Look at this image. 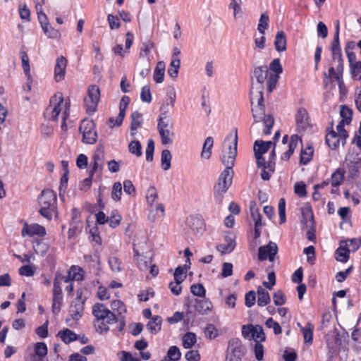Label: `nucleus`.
I'll use <instances>...</instances> for the list:
<instances>
[{
    "mask_svg": "<svg viewBox=\"0 0 361 361\" xmlns=\"http://www.w3.org/2000/svg\"><path fill=\"white\" fill-rule=\"evenodd\" d=\"M274 46L276 50L279 52L283 51L286 49V37L283 31H279L276 33Z\"/></svg>",
    "mask_w": 361,
    "mask_h": 361,
    "instance_id": "nucleus-29",
    "label": "nucleus"
},
{
    "mask_svg": "<svg viewBox=\"0 0 361 361\" xmlns=\"http://www.w3.org/2000/svg\"><path fill=\"white\" fill-rule=\"evenodd\" d=\"M343 65H336V67L331 66L329 68L328 73H324V84L326 87L332 80L335 79L340 88L343 85Z\"/></svg>",
    "mask_w": 361,
    "mask_h": 361,
    "instance_id": "nucleus-11",
    "label": "nucleus"
},
{
    "mask_svg": "<svg viewBox=\"0 0 361 361\" xmlns=\"http://www.w3.org/2000/svg\"><path fill=\"white\" fill-rule=\"evenodd\" d=\"M140 98L143 102L150 103L152 101V94L150 87L148 85L142 87L140 93Z\"/></svg>",
    "mask_w": 361,
    "mask_h": 361,
    "instance_id": "nucleus-59",
    "label": "nucleus"
},
{
    "mask_svg": "<svg viewBox=\"0 0 361 361\" xmlns=\"http://www.w3.org/2000/svg\"><path fill=\"white\" fill-rule=\"evenodd\" d=\"M39 213L48 220L56 212V195L51 190H44L38 197Z\"/></svg>",
    "mask_w": 361,
    "mask_h": 361,
    "instance_id": "nucleus-2",
    "label": "nucleus"
},
{
    "mask_svg": "<svg viewBox=\"0 0 361 361\" xmlns=\"http://www.w3.org/2000/svg\"><path fill=\"white\" fill-rule=\"evenodd\" d=\"M47 346L44 342H38L35 346V357L43 358L47 354Z\"/></svg>",
    "mask_w": 361,
    "mask_h": 361,
    "instance_id": "nucleus-51",
    "label": "nucleus"
},
{
    "mask_svg": "<svg viewBox=\"0 0 361 361\" xmlns=\"http://www.w3.org/2000/svg\"><path fill=\"white\" fill-rule=\"evenodd\" d=\"M341 116L342 117V120H344V122L346 123H349L352 119V111L347 106H342L340 111Z\"/></svg>",
    "mask_w": 361,
    "mask_h": 361,
    "instance_id": "nucleus-63",
    "label": "nucleus"
},
{
    "mask_svg": "<svg viewBox=\"0 0 361 361\" xmlns=\"http://www.w3.org/2000/svg\"><path fill=\"white\" fill-rule=\"evenodd\" d=\"M238 135L237 130H235L234 136L231 144L228 145L226 151L224 152L221 157V161L226 166L224 170L232 171L237 156Z\"/></svg>",
    "mask_w": 361,
    "mask_h": 361,
    "instance_id": "nucleus-7",
    "label": "nucleus"
},
{
    "mask_svg": "<svg viewBox=\"0 0 361 361\" xmlns=\"http://www.w3.org/2000/svg\"><path fill=\"white\" fill-rule=\"evenodd\" d=\"M129 152L139 157L142 155V145L137 140H133L128 145Z\"/></svg>",
    "mask_w": 361,
    "mask_h": 361,
    "instance_id": "nucleus-50",
    "label": "nucleus"
},
{
    "mask_svg": "<svg viewBox=\"0 0 361 361\" xmlns=\"http://www.w3.org/2000/svg\"><path fill=\"white\" fill-rule=\"evenodd\" d=\"M344 178V171L338 169L331 177V183L333 186H338Z\"/></svg>",
    "mask_w": 361,
    "mask_h": 361,
    "instance_id": "nucleus-47",
    "label": "nucleus"
},
{
    "mask_svg": "<svg viewBox=\"0 0 361 361\" xmlns=\"http://www.w3.org/2000/svg\"><path fill=\"white\" fill-rule=\"evenodd\" d=\"M213 307L212 303L209 300H195V309L200 314H206Z\"/></svg>",
    "mask_w": 361,
    "mask_h": 361,
    "instance_id": "nucleus-26",
    "label": "nucleus"
},
{
    "mask_svg": "<svg viewBox=\"0 0 361 361\" xmlns=\"http://www.w3.org/2000/svg\"><path fill=\"white\" fill-rule=\"evenodd\" d=\"M162 319L160 316H154L147 324V329L152 334H156L161 330Z\"/></svg>",
    "mask_w": 361,
    "mask_h": 361,
    "instance_id": "nucleus-32",
    "label": "nucleus"
},
{
    "mask_svg": "<svg viewBox=\"0 0 361 361\" xmlns=\"http://www.w3.org/2000/svg\"><path fill=\"white\" fill-rule=\"evenodd\" d=\"M30 233L32 236L37 235L42 237L46 235V230L44 226L37 224H33L30 225Z\"/></svg>",
    "mask_w": 361,
    "mask_h": 361,
    "instance_id": "nucleus-56",
    "label": "nucleus"
},
{
    "mask_svg": "<svg viewBox=\"0 0 361 361\" xmlns=\"http://www.w3.org/2000/svg\"><path fill=\"white\" fill-rule=\"evenodd\" d=\"M298 326L300 327L302 332L305 343L311 345L313 341L314 325L311 323H307L306 326L303 327L300 323H298Z\"/></svg>",
    "mask_w": 361,
    "mask_h": 361,
    "instance_id": "nucleus-27",
    "label": "nucleus"
},
{
    "mask_svg": "<svg viewBox=\"0 0 361 361\" xmlns=\"http://www.w3.org/2000/svg\"><path fill=\"white\" fill-rule=\"evenodd\" d=\"M235 241L231 235H227L224 238V243L217 245L216 250L221 255L231 252L235 247Z\"/></svg>",
    "mask_w": 361,
    "mask_h": 361,
    "instance_id": "nucleus-23",
    "label": "nucleus"
},
{
    "mask_svg": "<svg viewBox=\"0 0 361 361\" xmlns=\"http://www.w3.org/2000/svg\"><path fill=\"white\" fill-rule=\"evenodd\" d=\"M257 305L263 307L270 302V296L269 293L262 287H259L257 289Z\"/></svg>",
    "mask_w": 361,
    "mask_h": 361,
    "instance_id": "nucleus-34",
    "label": "nucleus"
},
{
    "mask_svg": "<svg viewBox=\"0 0 361 361\" xmlns=\"http://www.w3.org/2000/svg\"><path fill=\"white\" fill-rule=\"evenodd\" d=\"M146 200L149 206H156V209L161 212V216H165L164 207L162 204L158 203V193L154 187L151 186L147 189L146 192Z\"/></svg>",
    "mask_w": 361,
    "mask_h": 361,
    "instance_id": "nucleus-16",
    "label": "nucleus"
},
{
    "mask_svg": "<svg viewBox=\"0 0 361 361\" xmlns=\"http://www.w3.org/2000/svg\"><path fill=\"white\" fill-rule=\"evenodd\" d=\"M268 328H272L276 335L281 333V327L278 322H275L271 317L269 318L265 323Z\"/></svg>",
    "mask_w": 361,
    "mask_h": 361,
    "instance_id": "nucleus-64",
    "label": "nucleus"
},
{
    "mask_svg": "<svg viewBox=\"0 0 361 361\" xmlns=\"http://www.w3.org/2000/svg\"><path fill=\"white\" fill-rule=\"evenodd\" d=\"M185 269L182 267H178L174 271V280L182 283L186 278V270L189 267L185 264Z\"/></svg>",
    "mask_w": 361,
    "mask_h": 361,
    "instance_id": "nucleus-53",
    "label": "nucleus"
},
{
    "mask_svg": "<svg viewBox=\"0 0 361 361\" xmlns=\"http://www.w3.org/2000/svg\"><path fill=\"white\" fill-rule=\"evenodd\" d=\"M80 132L82 134V142L92 145L96 142L97 133L95 125L92 121L83 120L79 127Z\"/></svg>",
    "mask_w": 361,
    "mask_h": 361,
    "instance_id": "nucleus-10",
    "label": "nucleus"
},
{
    "mask_svg": "<svg viewBox=\"0 0 361 361\" xmlns=\"http://www.w3.org/2000/svg\"><path fill=\"white\" fill-rule=\"evenodd\" d=\"M68 282V279L61 274H56L54 280L53 295H52V312L57 314L63 304L62 284Z\"/></svg>",
    "mask_w": 361,
    "mask_h": 361,
    "instance_id": "nucleus-4",
    "label": "nucleus"
},
{
    "mask_svg": "<svg viewBox=\"0 0 361 361\" xmlns=\"http://www.w3.org/2000/svg\"><path fill=\"white\" fill-rule=\"evenodd\" d=\"M214 145V140L212 137H207L203 144L201 152V158L203 159H209L212 155V149Z\"/></svg>",
    "mask_w": 361,
    "mask_h": 361,
    "instance_id": "nucleus-30",
    "label": "nucleus"
},
{
    "mask_svg": "<svg viewBox=\"0 0 361 361\" xmlns=\"http://www.w3.org/2000/svg\"><path fill=\"white\" fill-rule=\"evenodd\" d=\"M309 116L307 111L304 108H300L295 116L297 130L300 132L306 130L309 126Z\"/></svg>",
    "mask_w": 361,
    "mask_h": 361,
    "instance_id": "nucleus-19",
    "label": "nucleus"
},
{
    "mask_svg": "<svg viewBox=\"0 0 361 361\" xmlns=\"http://www.w3.org/2000/svg\"><path fill=\"white\" fill-rule=\"evenodd\" d=\"M41 27L44 34L47 35L49 38L59 39L61 37L60 32L58 30L54 29L49 23L44 24Z\"/></svg>",
    "mask_w": 361,
    "mask_h": 361,
    "instance_id": "nucleus-39",
    "label": "nucleus"
},
{
    "mask_svg": "<svg viewBox=\"0 0 361 361\" xmlns=\"http://www.w3.org/2000/svg\"><path fill=\"white\" fill-rule=\"evenodd\" d=\"M161 137V144L171 145L173 143V138L174 137V133L173 129H165V130L158 131Z\"/></svg>",
    "mask_w": 361,
    "mask_h": 361,
    "instance_id": "nucleus-38",
    "label": "nucleus"
},
{
    "mask_svg": "<svg viewBox=\"0 0 361 361\" xmlns=\"http://www.w3.org/2000/svg\"><path fill=\"white\" fill-rule=\"evenodd\" d=\"M269 26V16L267 13H262L260 16L257 30L261 35H264L265 30Z\"/></svg>",
    "mask_w": 361,
    "mask_h": 361,
    "instance_id": "nucleus-48",
    "label": "nucleus"
},
{
    "mask_svg": "<svg viewBox=\"0 0 361 361\" xmlns=\"http://www.w3.org/2000/svg\"><path fill=\"white\" fill-rule=\"evenodd\" d=\"M313 149L312 147H307L305 150L301 151L300 162L302 164H307L312 159L313 155Z\"/></svg>",
    "mask_w": 361,
    "mask_h": 361,
    "instance_id": "nucleus-52",
    "label": "nucleus"
},
{
    "mask_svg": "<svg viewBox=\"0 0 361 361\" xmlns=\"http://www.w3.org/2000/svg\"><path fill=\"white\" fill-rule=\"evenodd\" d=\"M82 271V269L79 267L73 266L68 271V275L63 276L67 277L68 279V281L74 280L82 281L83 279Z\"/></svg>",
    "mask_w": 361,
    "mask_h": 361,
    "instance_id": "nucleus-37",
    "label": "nucleus"
},
{
    "mask_svg": "<svg viewBox=\"0 0 361 361\" xmlns=\"http://www.w3.org/2000/svg\"><path fill=\"white\" fill-rule=\"evenodd\" d=\"M279 215L280 217V223L283 224L286 221V202L283 198H281L278 205Z\"/></svg>",
    "mask_w": 361,
    "mask_h": 361,
    "instance_id": "nucleus-61",
    "label": "nucleus"
},
{
    "mask_svg": "<svg viewBox=\"0 0 361 361\" xmlns=\"http://www.w3.org/2000/svg\"><path fill=\"white\" fill-rule=\"evenodd\" d=\"M277 252V245L270 241L267 245L260 246L259 247L258 259L259 261H264L268 259L270 262H273Z\"/></svg>",
    "mask_w": 361,
    "mask_h": 361,
    "instance_id": "nucleus-13",
    "label": "nucleus"
},
{
    "mask_svg": "<svg viewBox=\"0 0 361 361\" xmlns=\"http://www.w3.org/2000/svg\"><path fill=\"white\" fill-rule=\"evenodd\" d=\"M63 97L61 93H57L50 99V104L44 111V117L49 121H57L62 111Z\"/></svg>",
    "mask_w": 361,
    "mask_h": 361,
    "instance_id": "nucleus-6",
    "label": "nucleus"
},
{
    "mask_svg": "<svg viewBox=\"0 0 361 361\" xmlns=\"http://www.w3.org/2000/svg\"><path fill=\"white\" fill-rule=\"evenodd\" d=\"M130 102V97L128 96H123L119 104V114L116 120L114 118H110L109 121L113 126H121L123 121L126 115V111L128 105Z\"/></svg>",
    "mask_w": 361,
    "mask_h": 361,
    "instance_id": "nucleus-17",
    "label": "nucleus"
},
{
    "mask_svg": "<svg viewBox=\"0 0 361 361\" xmlns=\"http://www.w3.org/2000/svg\"><path fill=\"white\" fill-rule=\"evenodd\" d=\"M268 69L266 66L255 67L251 75L250 94H263L264 82L267 78Z\"/></svg>",
    "mask_w": 361,
    "mask_h": 361,
    "instance_id": "nucleus-5",
    "label": "nucleus"
},
{
    "mask_svg": "<svg viewBox=\"0 0 361 361\" xmlns=\"http://www.w3.org/2000/svg\"><path fill=\"white\" fill-rule=\"evenodd\" d=\"M257 167L267 168L269 171L274 172L275 169V162L272 160L265 161L262 155L255 154Z\"/></svg>",
    "mask_w": 361,
    "mask_h": 361,
    "instance_id": "nucleus-35",
    "label": "nucleus"
},
{
    "mask_svg": "<svg viewBox=\"0 0 361 361\" xmlns=\"http://www.w3.org/2000/svg\"><path fill=\"white\" fill-rule=\"evenodd\" d=\"M298 140L299 137L297 135H293L290 137V141L288 145V150L282 155V159L286 161L289 159L298 145Z\"/></svg>",
    "mask_w": 361,
    "mask_h": 361,
    "instance_id": "nucleus-33",
    "label": "nucleus"
},
{
    "mask_svg": "<svg viewBox=\"0 0 361 361\" xmlns=\"http://www.w3.org/2000/svg\"><path fill=\"white\" fill-rule=\"evenodd\" d=\"M353 143L356 144L357 147L360 151V153L349 152L346 157L345 161L354 163L355 164H360L361 161V135H355L353 140Z\"/></svg>",
    "mask_w": 361,
    "mask_h": 361,
    "instance_id": "nucleus-24",
    "label": "nucleus"
},
{
    "mask_svg": "<svg viewBox=\"0 0 361 361\" xmlns=\"http://www.w3.org/2000/svg\"><path fill=\"white\" fill-rule=\"evenodd\" d=\"M111 307L112 310L116 312L118 315H122L126 311L124 304L121 300H114Z\"/></svg>",
    "mask_w": 361,
    "mask_h": 361,
    "instance_id": "nucleus-57",
    "label": "nucleus"
},
{
    "mask_svg": "<svg viewBox=\"0 0 361 361\" xmlns=\"http://www.w3.org/2000/svg\"><path fill=\"white\" fill-rule=\"evenodd\" d=\"M166 357L173 361H178L181 357V353L177 346L173 345L169 348Z\"/></svg>",
    "mask_w": 361,
    "mask_h": 361,
    "instance_id": "nucleus-55",
    "label": "nucleus"
},
{
    "mask_svg": "<svg viewBox=\"0 0 361 361\" xmlns=\"http://www.w3.org/2000/svg\"><path fill=\"white\" fill-rule=\"evenodd\" d=\"M251 338L255 343H260L264 341L265 334L261 326L256 325L253 326V334L251 335Z\"/></svg>",
    "mask_w": 361,
    "mask_h": 361,
    "instance_id": "nucleus-45",
    "label": "nucleus"
},
{
    "mask_svg": "<svg viewBox=\"0 0 361 361\" xmlns=\"http://www.w3.org/2000/svg\"><path fill=\"white\" fill-rule=\"evenodd\" d=\"M331 51L332 59L334 62L337 63V65H343V60L342 58L341 49L339 42V24L338 23L336 26V30L334 34V39L331 43Z\"/></svg>",
    "mask_w": 361,
    "mask_h": 361,
    "instance_id": "nucleus-14",
    "label": "nucleus"
},
{
    "mask_svg": "<svg viewBox=\"0 0 361 361\" xmlns=\"http://www.w3.org/2000/svg\"><path fill=\"white\" fill-rule=\"evenodd\" d=\"M348 240L340 241L339 247L336 250V259L341 262H346L349 259L350 250L348 247Z\"/></svg>",
    "mask_w": 361,
    "mask_h": 361,
    "instance_id": "nucleus-21",
    "label": "nucleus"
},
{
    "mask_svg": "<svg viewBox=\"0 0 361 361\" xmlns=\"http://www.w3.org/2000/svg\"><path fill=\"white\" fill-rule=\"evenodd\" d=\"M250 210L251 217L255 224H263L262 222V215L259 213V209L257 207L255 202H251L250 205Z\"/></svg>",
    "mask_w": 361,
    "mask_h": 361,
    "instance_id": "nucleus-42",
    "label": "nucleus"
},
{
    "mask_svg": "<svg viewBox=\"0 0 361 361\" xmlns=\"http://www.w3.org/2000/svg\"><path fill=\"white\" fill-rule=\"evenodd\" d=\"M245 354V348L238 338H231L228 341L226 361H241Z\"/></svg>",
    "mask_w": 361,
    "mask_h": 361,
    "instance_id": "nucleus-8",
    "label": "nucleus"
},
{
    "mask_svg": "<svg viewBox=\"0 0 361 361\" xmlns=\"http://www.w3.org/2000/svg\"><path fill=\"white\" fill-rule=\"evenodd\" d=\"M171 154L169 149H164L161 152V167L164 171L171 168Z\"/></svg>",
    "mask_w": 361,
    "mask_h": 361,
    "instance_id": "nucleus-41",
    "label": "nucleus"
},
{
    "mask_svg": "<svg viewBox=\"0 0 361 361\" xmlns=\"http://www.w3.org/2000/svg\"><path fill=\"white\" fill-rule=\"evenodd\" d=\"M165 73V63L160 61L157 63L154 71V80L157 83H161L164 81Z\"/></svg>",
    "mask_w": 361,
    "mask_h": 361,
    "instance_id": "nucleus-31",
    "label": "nucleus"
},
{
    "mask_svg": "<svg viewBox=\"0 0 361 361\" xmlns=\"http://www.w3.org/2000/svg\"><path fill=\"white\" fill-rule=\"evenodd\" d=\"M165 106L163 105L160 108L161 114L157 121L158 131L165 130V129H173V124L168 115V111H164Z\"/></svg>",
    "mask_w": 361,
    "mask_h": 361,
    "instance_id": "nucleus-18",
    "label": "nucleus"
},
{
    "mask_svg": "<svg viewBox=\"0 0 361 361\" xmlns=\"http://www.w3.org/2000/svg\"><path fill=\"white\" fill-rule=\"evenodd\" d=\"M58 336L65 343H69L78 339L76 334L68 329L59 331Z\"/></svg>",
    "mask_w": 361,
    "mask_h": 361,
    "instance_id": "nucleus-36",
    "label": "nucleus"
},
{
    "mask_svg": "<svg viewBox=\"0 0 361 361\" xmlns=\"http://www.w3.org/2000/svg\"><path fill=\"white\" fill-rule=\"evenodd\" d=\"M66 65L67 61L63 56H60L56 59L54 68V75L57 82L64 78Z\"/></svg>",
    "mask_w": 361,
    "mask_h": 361,
    "instance_id": "nucleus-25",
    "label": "nucleus"
},
{
    "mask_svg": "<svg viewBox=\"0 0 361 361\" xmlns=\"http://www.w3.org/2000/svg\"><path fill=\"white\" fill-rule=\"evenodd\" d=\"M142 124V114L138 111H134L131 114V131H136L139 128L141 127Z\"/></svg>",
    "mask_w": 361,
    "mask_h": 361,
    "instance_id": "nucleus-44",
    "label": "nucleus"
},
{
    "mask_svg": "<svg viewBox=\"0 0 361 361\" xmlns=\"http://www.w3.org/2000/svg\"><path fill=\"white\" fill-rule=\"evenodd\" d=\"M197 341L196 335L192 332H188L183 336V346L186 348H191Z\"/></svg>",
    "mask_w": 361,
    "mask_h": 361,
    "instance_id": "nucleus-40",
    "label": "nucleus"
},
{
    "mask_svg": "<svg viewBox=\"0 0 361 361\" xmlns=\"http://www.w3.org/2000/svg\"><path fill=\"white\" fill-rule=\"evenodd\" d=\"M100 98V90L97 85H92L88 87L87 95L84 99L86 111L89 114H92L97 110Z\"/></svg>",
    "mask_w": 361,
    "mask_h": 361,
    "instance_id": "nucleus-9",
    "label": "nucleus"
},
{
    "mask_svg": "<svg viewBox=\"0 0 361 361\" xmlns=\"http://www.w3.org/2000/svg\"><path fill=\"white\" fill-rule=\"evenodd\" d=\"M20 58L22 61V66L24 71V73L27 78L28 80H30V66L29 63V58L27 53L25 51H21L20 52Z\"/></svg>",
    "mask_w": 361,
    "mask_h": 361,
    "instance_id": "nucleus-43",
    "label": "nucleus"
},
{
    "mask_svg": "<svg viewBox=\"0 0 361 361\" xmlns=\"http://www.w3.org/2000/svg\"><path fill=\"white\" fill-rule=\"evenodd\" d=\"M273 301L276 306H281L286 302V296L281 290L274 293L273 295Z\"/></svg>",
    "mask_w": 361,
    "mask_h": 361,
    "instance_id": "nucleus-60",
    "label": "nucleus"
},
{
    "mask_svg": "<svg viewBox=\"0 0 361 361\" xmlns=\"http://www.w3.org/2000/svg\"><path fill=\"white\" fill-rule=\"evenodd\" d=\"M233 176V171L224 170L223 172L220 174L218 183L214 186V189L226 192L231 185Z\"/></svg>",
    "mask_w": 361,
    "mask_h": 361,
    "instance_id": "nucleus-15",
    "label": "nucleus"
},
{
    "mask_svg": "<svg viewBox=\"0 0 361 361\" xmlns=\"http://www.w3.org/2000/svg\"><path fill=\"white\" fill-rule=\"evenodd\" d=\"M250 102L252 116L255 119V123L252 126V129L257 128V124L262 121L265 127L263 133L265 135H269L271 133V129L274 123V118L271 114H265L263 94H250Z\"/></svg>",
    "mask_w": 361,
    "mask_h": 361,
    "instance_id": "nucleus-1",
    "label": "nucleus"
},
{
    "mask_svg": "<svg viewBox=\"0 0 361 361\" xmlns=\"http://www.w3.org/2000/svg\"><path fill=\"white\" fill-rule=\"evenodd\" d=\"M84 311V300H73L69 307L71 319L78 321L80 319Z\"/></svg>",
    "mask_w": 361,
    "mask_h": 361,
    "instance_id": "nucleus-20",
    "label": "nucleus"
},
{
    "mask_svg": "<svg viewBox=\"0 0 361 361\" xmlns=\"http://www.w3.org/2000/svg\"><path fill=\"white\" fill-rule=\"evenodd\" d=\"M191 293L198 297H204L206 290L202 284H193L190 287Z\"/></svg>",
    "mask_w": 361,
    "mask_h": 361,
    "instance_id": "nucleus-58",
    "label": "nucleus"
},
{
    "mask_svg": "<svg viewBox=\"0 0 361 361\" xmlns=\"http://www.w3.org/2000/svg\"><path fill=\"white\" fill-rule=\"evenodd\" d=\"M92 314L98 321H101V324L98 325L100 332H106L109 330L108 324L117 320L115 313L102 303H96L93 305Z\"/></svg>",
    "mask_w": 361,
    "mask_h": 361,
    "instance_id": "nucleus-3",
    "label": "nucleus"
},
{
    "mask_svg": "<svg viewBox=\"0 0 361 361\" xmlns=\"http://www.w3.org/2000/svg\"><path fill=\"white\" fill-rule=\"evenodd\" d=\"M104 161V147L99 144L92 155L91 164L92 169L90 171L91 176H93L99 169L102 170Z\"/></svg>",
    "mask_w": 361,
    "mask_h": 361,
    "instance_id": "nucleus-12",
    "label": "nucleus"
},
{
    "mask_svg": "<svg viewBox=\"0 0 361 361\" xmlns=\"http://www.w3.org/2000/svg\"><path fill=\"white\" fill-rule=\"evenodd\" d=\"M271 145V141L256 140L254 144L255 154L263 155L269 151Z\"/></svg>",
    "mask_w": 361,
    "mask_h": 361,
    "instance_id": "nucleus-28",
    "label": "nucleus"
},
{
    "mask_svg": "<svg viewBox=\"0 0 361 361\" xmlns=\"http://www.w3.org/2000/svg\"><path fill=\"white\" fill-rule=\"evenodd\" d=\"M180 66V59H172L170 66L168 68V74L171 78H176L178 74V70Z\"/></svg>",
    "mask_w": 361,
    "mask_h": 361,
    "instance_id": "nucleus-46",
    "label": "nucleus"
},
{
    "mask_svg": "<svg viewBox=\"0 0 361 361\" xmlns=\"http://www.w3.org/2000/svg\"><path fill=\"white\" fill-rule=\"evenodd\" d=\"M122 195V185L120 182L114 183L111 191V197L116 201H119Z\"/></svg>",
    "mask_w": 361,
    "mask_h": 361,
    "instance_id": "nucleus-54",
    "label": "nucleus"
},
{
    "mask_svg": "<svg viewBox=\"0 0 361 361\" xmlns=\"http://www.w3.org/2000/svg\"><path fill=\"white\" fill-rule=\"evenodd\" d=\"M326 142L330 148L336 149L340 145L343 146L345 143V140H343L338 134L332 130L326 135Z\"/></svg>",
    "mask_w": 361,
    "mask_h": 361,
    "instance_id": "nucleus-22",
    "label": "nucleus"
},
{
    "mask_svg": "<svg viewBox=\"0 0 361 361\" xmlns=\"http://www.w3.org/2000/svg\"><path fill=\"white\" fill-rule=\"evenodd\" d=\"M109 264L111 270L114 272H120L123 269V266L121 259L116 256H112L109 257Z\"/></svg>",
    "mask_w": 361,
    "mask_h": 361,
    "instance_id": "nucleus-49",
    "label": "nucleus"
},
{
    "mask_svg": "<svg viewBox=\"0 0 361 361\" xmlns=\"http://www.w3.org/2000/svg\"><path fill=\"white\" fill-rule=\"evenodd\" d=\"M205 336L209 339L215 338L218 336V331L213 324H208L204 328Z\"/></svg>",
    "mask_w": 361,
    "mask_h": 361,
    "instance_id": "nucleus-62",
    "label": "nucleus"
}]
</instances>
